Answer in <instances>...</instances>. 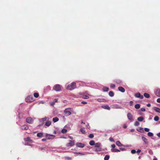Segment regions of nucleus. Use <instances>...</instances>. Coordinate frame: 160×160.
Returning <instances> with one entry per match:
<instances>
[{
  "label": "nucleus",
  "instance_id": "c756f323",
  "mask_svg": "<svg viewBox=\"0 0 160 160\" xmlns=\"http://www.w3.org/2000/svg\"><path fill=\"white\" fill-rule=\"evenodd\" d=\"M43 136V133L41 132L38 133L37 134V136L38 137H42Z\"/></svg>",
  "mask_w": 160,
  "mask_h": 160
},
{
  "label": "nucleus",
  "instance_id": "423d86ee",
  "mask_svg": "<svg viewBox=\"0 0 160 160\" xmlns=\"http://www.w3.org/2000/svg\"><path fill=\"white\" fill-rule=\"evenodd\" d=\"M134 95L135 97L139 98L141 99H142L143 98V96L141 95L140 93L139 92L136 93Z\"/></svg>",
  "mask_w": 160,
  "mask_h": 160
},
{
  "label": "nucleus",
  "instance_id": "2f4dec72",
  "mask_svg": "<svg viewBox=\"0 0 160 160\" xmlns=\"http://www.w3.org/2000/svg\"><path fill=\"white\" fill-rule=\"evenodd\" d=\"M80 131L83 134H85L86 133V132L84 130V128H82L80 129Z\"/></svg>",
  "mask_w": 160,
  "mask_h": 160
},
{
  "label": "nucleus",
  "instance_id": "6e6d98bb",
  "mask_svg": "<svg viewBox=\"0 0 160 160\" xmlns=\"http://www.w3.org/2000/svg\"><path fill=\"white\" fill-rule=\"evenodd\" d=\"M143 128H140V129H139V130H138V129H137V130L138 131V132H140V130H143Z\"/></svg>",
  "mask_w": 160,
  "mask_h": 160
},
{
  "label": "nucleus",
  "instance_id": "58836bf2",
  "mask_svg": "<svg viewBox=\"0 0 160 160\" xmlns=\"http://www.w3.org/2000/svg\"><path fill=\"white\" fill-rule=\"evenodd\" d=\"M88 137L90 138H92L94 137V135L92 134H90L89 135Z\"/></svg>",
  "mask_w": 160,
  "mask_h": 160
},
{
  "label": "nucleus",
  "instance_id": "79ce46f5",
  "mask_svg": "<svg viewBox=\"0 0 160 160\" xmlns=\"http://www.w3.org/2000/svg\"><path fill=\"white\" fill-rule=\"evenodd\" d=\"M109 140L111 142H114V141L113 138L111 137L109 138Z\"/></svg>",
  "mask_w": 160,
  "mask_h": 160
},
{
  "label": "nucleus",
  "instance_id": "13d9d810",
  "mask_svg": "<svg viewBox=\"0 0 160 160\" xmlns=\"http://www.w3.org/2000/svg\"><path fill=\"white\" fill-rule=\"evenodd\" d=\"M127 127V126L126 125H125V124H124L123 126V128H126Z\"/></svg>",
  "mask_w": 160,
  "mask_h": 160
},
{
  "label": "nucleus",
  "instance_id": "9b49d317",
  "mask_svg": "<svg viewBox=\"0 0 160 160\" xmlns=\"http://www.w3.org/2000/svg\"><path fill=\"white\" fill-rule=\"evenodd\" d=\"M21 128L23 130H27L28 129V127L26 125H24L21 126Z\"/></svg>",
  "mask_w": 160,
  "mask_h": 160
},
{
  "label": "nucleus",
  "instance_id": "bb28decb",
  "mask_svg": "<svg viewBox=\"0 0 160 160\" xmlns=\"http://www.w3.org/2000/svg\"><path fill=\"white\" fill-rule=\"evenodd\" d=\"M144 96L145 98H148L150 97V95L149 94L147 93H145L144 94Z\"/></svg>",
  "mask_w": 160,
  "mask_h": 160
},
{
  "label": "nucleus",
  "instance_id": "4c0bfd02",
  "mask_svg": "<svg viewBox=\"0 0 160 160\" xmlns=\"http://www.w3.org/2000/svg\"><path fill=\"white\" fill-rule=\"evenodd\" d=\"M148 135L149 137H152L153 136V134L151 132H149L148 133Z\"/></svg>",
  "mask_w": 160,
  "mask_h": 160
},
{
  "label": "nucleus",
  "instance_id": "6ab92c4d",
  "mask_svg": "<svg viewBox=\"0 0 160 160\" xmlns=\"http://www.w3.org/2000/svg\"><path fill=\"white\" fill-rule=\"evenodd\" d=\"M24 140L25 142H32V140H31L30 138L29 137L24 138Z\"/></svg>",
  "mask_w": 160,
  "mask_h": 160
},
{
  "label": "nucleus",
  "instance_id": "5fc2aeb1",
  "mask_svg": "<svg viewBox=\"0 0 160 160\" xmlns=\"http://www.w3.org/2000/svg\"><path fill=\"white\" fill-rule=\"evenodd\" d=\"M120 149L121 150V151H124L125 150V149L123 148H120Z\"/></svg>",
  "mask_w": 160,
  "mask_h": 160
},
{
  "label": "nucleus",
  "instance_id": "5701e85b",
  "mask_svg": "<svg viewBox=\"0 0 160 160\" xmlns=\"http://www.w3.org/2000/svg\"><path fill=\"white\" fill-rule=\"evenodd\" d=\"M108 94L110 96L112 97L114 95V93L112 91H110L109 92Z\"/></svg>",
  "mask_w": 160,
  "mask_h": 160
},
{
  "label": "nucleus",
  "instance_id": "1a4fd4ad",
  "mask_svg": "<svg viewBox=\"0 0 160 160\" xmlns=\"http://www.w3.org/2000/svg\"><path fill=\"white\" fill-rule=\"evenodd\" d=\"M46 136L47 137V139H53L54 137V136L52 135H48L47 134H46Z\"/></svg>",
  "mask_w": 160,
  "mask_h": 160
},
{
  "label": "nucleus",
  "instance_id": "052dcab7",
  "mask_svg": "<svg viewBox=\"0 0 160 160\" xmlns=\"http://www.w3.org/2000/svg\"><path fill=\"white\" fill-rule=\"evenodd\" d=\"M147 106L148 107H150L151 106V104L150 103H148L147 105Z\"/></svg>",
  "mask_w": 160,
  "mask_h": 160
},
{
  "label": "nucleus",
  "instance_id": "473e14b6",
  "mask_svg": "<svg viewBox=\"0 0 160 160\" xmlns=\"http://www.w3.org/2000/svg\"><path fill=\"white\" fill-rule=\"evenodd\" d=\"M82 98L85 99H87L89 98V97L87 95H83L82 96Z\"/></svg>",
  "mask_w": 160,
  "mask_h": 160
},
{
  "label": "nucleus",
  "instance_id": "e2e57ef3",
  "mask_svg": "<svg viewBox=\"0 0 160 160\" xmlns=\"http://www.w3.org/2000/svg\"><path fill=\"white\" fill-rule=\"evenodd\" d=\"M134 131V130L133 129H131V131L132 132H133Z\"/></svg>",
  "mask_w": 160,
  "mask_h": 160
},
{
  "label": "nucleus",
  "instance_id": "c03bdc74",
  "mask_svg": "<svg viewBox=\"0 0 160 160\" xmlns=\"http://www.w3.org/2000/svg\"><path fill=\"white\" fill-rule=\"evenodd\" d=\"M144 130L146 132H148L149 131V129L148 128H144Z\"/></svg>",
  "mask_w": 160,
  "mask_h": 160
},
{
  "label": "nucleus",
  "instance_id": "4d7b16f0",
  "mask_svg": "<svg viewBox=\"0 0 160 160\" xmlns=\"http://www.w3.org/2000/svg\"><path fill=\"white\" fill-rule=\"evenodd\" d=\"M47 139L46 138H43L42 139V141L43 142H45L46 141Z\"/></svg>",
  "mask_w": 160,
  "mask_h": 160
},
{
  "label": "nucleus",
  "instance_id": "3c124183",
  "mask_svg": "<svg viewBox=\"0 0 160 160\" xmlns=\"http://www.w3.org/2000/svg\"><path fill=\"white\" fill-rule=\"evenodd\" d=\"M81 103L82 104H86L87 103V102H86L82 101L81 102Z\"/></svg>",
  "mask_w": 160,
  "mask_h": 160
},
{
  "label": "nucleus",
  "instance_id": "72a5a7b5",
  "mask_svg": "<svg viewBox=\"0 0 160 160\" xmlns=\"http://www.w3.org/2000/svg\"><path fill=\"white\" fill-rule=\"evenodd\" d=\"M34 96L35 97L37 98L39 97V95L38 93L35 92L34 93Z\"/></svg>",
  "mask_w": 160,
  "mask_h": 160
},
{
  "label": "nucleus",
  "instance_id": "4be33fe9",
  "mask_svg": "<svg viewBox=\"0 0 160 160\" xmlns=\"http://www.w3.org/2000/svg\"><path fill=\"white\" fill-rule=\"evenodd\" d=\"M51 122L50 121H47L45 124V125L48 127L51 124Z\"/></svg>",
  "mask_w": 160,
  "mask_h": 160
},
{
  "label": "nucleus",
  "instance_id": "c85d7f7f",
  "mask_svg": "<svg viewBox=\"0 0 160 160\" xmlns=\"http://www.w3.org/2000/svg\"><path fill=\"white\" fill-rule=\"evenodd\" d=\"M89 143L90 145L91 146L93 145H95V143L94 141L93 140H91L89 142Z\"/></svg>",
  "mask_w": 160,
  "mask_h": 160
},
{
  "label": "nucleus",
  "instance_id": "dca6fc26",
  "mask_svg": "<svg viewBox=\"0 0 160 160\" xmlns=\"http://www.w3.org/2000/svg\"><path fill=\"white\" fill-rule=\"evenodd\" d=\"M101 144L99 142H97L95 144V147L94 148H101Z\"/></svg>",
  "mask_w": 160,
  "mask_h": 160
},
{
  "label": "nucleus",
  "instance_id": "b1692460",
  "mask_svg": "<svg viewBox=\"0 0 160 160\" xmlns=\"http://www.w3.org/2000/svg\"><path fill=\"white\" fill-rule=\"evenodd\" d=\"M101 148H94L93 150L94 151L96 152H99L101 151Z\"/></svg>",
  "mask_w": 160,
  "mask_h": 160
},
{
  "label": "nucleus",
  "instance_id": "20e7f679",
  "mask_svg": "<svg viewBox=\"0 0 160 160\" xmlns=\"http://www.w3.org/2000/svg\"><path fill=\"white\" fill-rule=\"evenodd\" d=\"M69 109V108H67L64 111V112L65 113L66 116H69L71 114V112L70 111L68 110Z\"/></svg>",
  "mask_w": 160,
  "mask_h": 160
},
{
  "label": "nucleus",
  "instance_id": "2eb2a0df",
  "mask_svg": "<svg viewBox=\"0 0 160 160\" xmlns=\"http://www.w3.org/2000/svg\"><path fill=\"white\" fill-rule=\"evenodd\" d=\"M118 90L122 92H124L125 91V89L122 87H118Z\"/></svg>",
  "mask_w": 160,
  "mask_h": 160
},
{
  "label": "nucleus",
  "instance_id": "0e129e2a",
  "mask_svg": "<svg viewBox=\"0 0 160 160\" xmlns=\"http://www.w3.org/2000/svg\"><path fill=\"white\" fill-rule=\"evenodd\" d=\"M69 137L71 139H72V138L71 136H69Z\"/></svg>",
  "mask_w": 160,
  "mask_h": 160
},
{
  "label": "nucleus",
  "instance_id": "09e8293b",
  "mask_svg": "<svg viewBox=\"0 0 160 160\" xmlns=\"http://www.w3.org/2000/svg\"><path fill=\"white\" fill-rule=\"evenodd\" d=\"M46 119H47V118L45 117L44 118L41 119V120H42V121H45L46 120Z\"/></svg>",
  "mask_w": 160,
  "mask_h": 160
},
{
  "label": "nucleus",
  "instance_id": "f704fd0d",
  "mask_svg": "<svg viewBox=\"0 0 160 160\" xmlns=\"http://www.w3.org/2000/svg\"><path fill=\"white\" fill-rule=\"evenodd\" d=\"M67 130L66 129H63L62 130V132L63 133H65L67 132Z\"/></svg>",
  "mask_w": 160,
  "mask_h": 160
},
{
  "label": "nucleus",
  "instance_id": "f3484780",
  "mask_svg": "<svg viewBox=\"0 0 160 160\" xmlns=\"http://www.w3.org/2000/svg\"><path fill=\"white\" fill-rule=\"evenodd\" d=\"M142 141L145 142V144H148V143L147 139L144 137H142Z\"/></svg>",
  "mask_w": 160,
  "mask_h": 160
},
{
  "label": "nucleus",
  "instance_id": "412c9836",
  "mask_svg": "<svg viewBox=\"0 0 160 160\" xmlns=\"http://www.w3.org/2000/svg\"><path fill=\"white\" fill-rule=\"evenodd\" d=\"M97 101L99 102H106L105 99H104L98 98L97 99Z\"/></svg>",
  "mask_w": 160,
  "mask_h": 160
},
{
  "label": "nucleus",
  "instance_id": "7ed1b4c3",
  "mask_svg": "<svg viewBox=\"0 0 160 160\" xmlns=\"http://www.w3.org/2000/svg\"><path fill=\"white\" fill-rule=\"evenodd\" d=\"M26 101L27 102H31L34 101L32 96L30 95L27 97L25 99Z\"/></svg>",
  "mask_w": 160,
  "mask_h": 160
},
{
  "label": "nucleus",
  "instance_id": "ddd939ff",
  "mask_svg": "<svg viewBox=\"0 0 160 160\" xmlns=\"http://www.w3.org/2000/svg\"><path fill=\"white\" fill-rule=\"evenodd\" d=\"M153 109L156 112L160 113V108L156 107H154Z\"/></svg>",
  "mask_w": 160,
  "mask_h": 160
},
{
  "label": "nucleus",
  "instance_id": "69168bd1",
  "mask_svg": "<svg viewBox=\"0 0 160 160\" xmlns=\"http://www.w3.org/2000/svg\"><path fill=\"white\" fill-rule=\"evenodd\" d=\"M153 160H157V158H154L153 159Z\"/></svg>",
  "mask_w": 160,
  "mask_h": 160
},
{
  "label": "nucleus",
  "instance_id": "393cba45",
  "mask_svg": "<svg viewBox=\"0 0 160 160\" xmlns=\"http://www.w3.org/2000/svg\"><path fill=\"white\" fill-rule=\"evenodd\" d=\"M143 119L144 118L142 117H138L137 119L138 120L139 122L142 121Z\"/></svg>",
  "mask_w": 160,
  "mask_h": 160
},
{
  "label": "nucleus",
  "instance_id": "a18cd8bd",
  "mask_svg": "<svg viewBox=\"0 0 160 160\" xmlns=\"http://www.w3.org/2000/svg\"><path fill=\"white\" fill-rule=\"evenodd\" d=\"M55 104V102H52L50 103V105L52 106H53Z\"/></svg>",
  "mask_w": 160,
  "mask_h": 160
},
{
  "label": "nucleus",
  "instance_id": "9d476101",
  "mask_svg": "<svg viewBox=\"0 0 160 160\" xmlns=\"http://www.w3.org/2000/svg\"><path fill=\"white\" fill-rule=\"evenodd\" d=\"M76 146L78 147L82 148L84 147L85 145L83 143L78 142L76 143Z\"/></svg>",
  "mask_w": 160,
  "mask_h": 160
},
{
  "label": "nucleus",
  "instance_id": "bf43d9fd",
  "mask_svg": "<svg viewBox=\"0 0 160 160\" xmlns=\"http://www.w3.org/2000/svg\"><path fill=\"white\" fill-rule=\"evenodd\" d=\"M87 127L88 128H90V126H89V125L88 124L87 125Z\"/></svg>",
  "mask_w": 160,
  "mask_h": 160
},
{
  "label": "nucleus",
  "instance_id": "39448f33",
  "mask_svg": "<svg viewBox=\"0 0 160 160\" xmlns=\"http://www.w3.org/2000/svg\"><path fill=\"white\" fill-rule=\"evenodd\" d=\"M26 122L29 123H32L33 121V119L31 117H28L26 119Z\"/></svg>",
  "mask_w": 160,
  "mask_h": 160
},
{
  "label": "nucleus",
  "instance_id": "49530a36",
  "mask_svg": "<svg viewBox=\"0 0 160 160\" xmlns=\"http://www.w3.org/2000/svg\"><path fill=\"white\" fill-rule=\"evenodd\" d=\"M58 98H55L54 100V101L55 102H58Z\"/></svg>",
  "mask_w": 160,
  "mask_h": 160
},
{
  "label": "nucleus",
  "instance_id": "603ef678",
  "mask_svg": "<svg viewBox=\"0 0 160 160\" xmlns=\"http://www.w3.org/2000/svg\"><path fill=\"white\" fill-rule=\"evenodd\" d=\"M157 101L158 103H160V98H158L157 100Z\"/></svg>",
  "mask_w": 160,
  "mask_h": 160
},
{
  "label": "nucleus",
  "instance_id": "37998d69",
  "mask_svg": "<svg viewBox=\"0 0 160 160\" xmlns=\"http://www.w3.org/2000/svg\"><path fill=\"white\" fill-rule=\"evenodd\" d=\"M131 152L132 153L134 154V153H135V152H136V151L135 150L133 149L131 150Z\"/></svg>",
  "mask_w": 160,
  "mask_h": 160
},
{
  "label": "nucleus",
  "instance_id": "ea45409f",
  "mask_svg": "<svg viewBox=\"0 0 160 160\" xmlns=\"http://www.w3.org/2000/svg\"><path fill=\"white\" fill-rule=\"evenodd\" d=\"M139 124V122L138 121H136L134 123V125L135 126H138Z\"/></svg>",
  "mask_w": 160,
  "mask_h": 160
},
{
  "label": "nucleus",
  "instance_id": "f03ea898",
  "mask_svg": "<svg viewBox=\"0 0 160 160\" xmlns=\"http://www.w3.org/2000/svg\"><path fill=\"white\" fill-rule=\"evenodd\" d=\"M62 89V87L59 84H56L55 85L53 88V89L57 92H59L61 91Z\"/></svg>",
  "mask_w": 160,
  "mask_h": 160
},
{
  "label": "nucleus",
  "instance_id": "4468645a",
  "mask_svg": "<svg viewBox=\"0 0 160 160\" xmlns=\"http://www.w3.org/2000/svg\"><path fill=\"white\" fill-rule=\"evenodd\" d=\"M102 107L104 109L108 110H109L110 109V107L107 105H102Z\"/></svg>",
  "mask_w": 160,
  "mask_h": 160
},
{
  "label": "nucleus",
  "instance_id": "774afa93",
  "mask_svg": "<svg viewBox=\"0 0 160 160\" xmlns=\"http://www.w3.org/2000/svg\"><path fill=\"white\" fill-rule=\"evenodd\" d=\"M79 153L80 154H81V155H84V154H82V153H80V152Z\"/></svg>",
  "mask_w": 160,
  "mask_h": 160
},
{
  "label": "nucleus",
  "instance_id": "a19ab883",
  "mask_svg": "<svg viewBox=\"0 0 160 160\" xmlns=\"http://www.w3.org/2000/svg\"><path fill=\"white\" fill-rule=\"evenodd\" d=\"M115 86L114 84H111L110 85V88H115Z\"/></svg>",
  "mask_w": 160,
  "mask_h": 160
},
{
  "label": "nucleus",
  "instance_id": "a211bd4d",
  "mask_svg": "<svg viewBox=\"0 0 160 160\" xmlns=\"http://www.w3.org/2000/svg\"><path fill=\"white\" fill-rule=\"evenodd\" d=\"M116 143V144L119 147H122L123 146L122 144L119 141H117Z\"/></svg>",
  "mask_w": 160,
  "mask_h": 160
},
{
  "label": "nucleus",
  "instance_id": "f257e3e1",
  "mask_svg": "<svg viewBox=\"0 0 160 160\" xmlns=\"http://www.w3.org/2000/svg\"><path fill=\"white\" fill-rule=\"evenodd\" d=\"M76 87V83L74 82H72L71 84L68 85L66 88L67 89L70 90H72L75 88Z\"/></svg>",
  "mask_w": 160,
  "mask_h": 160
},
{
  "label": "nucleus",
  "instance_id": "8fccbe9b",
  "mask_svg": "<svg viewBox=\"0 0 160 160\" xmlns=\"http://www.w3.org/2000/svg\"><path fill=\"white\" fill-rule=\"evenodd\" d=\"M111 147L113 148H114L115 147V145L114 144H113L111 145Z\"/></svg>",
  "mask_w": 160,
  "mask_h": 160
},
{
  "label": "nucleus",
  "instance_id": "c9c22d12",
  "mask_svg": "<svg viewBox=\"0 0 160 160\" xmlns=\"http://www.w3.org/2000/svg\"><path fill=\"white\" fill-rule=\"evenodd\" d=\"M135 108L136 109H139L140 108V105L137 104L135 105Z\"/></svg>",
  "mask_w": 160,
  "mask_h": 160
},
{
  "label": "nucleus",
  "instance_id": "de8ad7c7",
  "mask_svg": "<svg viewBox=\"0 0 160 160\" xmlns=\"http://www.w3.org/2000/svg\"><path fill=\"white\" fill-rule=\"evenodd\" d=\"M140 110L142 112H144L145 111V109L144 108H141Z\"/></svg>",
  "mask_w": 160,
  "mask_h": 160
},
{
  "label": "nucleus",
  "instance_id": "cd10ccee",
  "mask_svg": "<svg viewBox=\"0 0 160 160\" xmlns=\"http://www.w3.org/2000/svg\"><path fill=\"white\" fill-rule=\"evenodd\" d=\"M103 90L104 92H108L109 90V88L108 87H104L103 88Z\"/></svg>",
  "mask_w": 160,
  "mask_h": 160
},
{
  "label": "nucleus",
  "instance_id": "7c9ffc66",
  "mask_svg": "<svg viewBox=\"0 0 160 160\" xmlns=\"http://www.w3.org/2000/svg\"><path fill=\"white\" fill-rule=\"evenodd\" d=\"M110 156L109 155H106L104 158V160H108Z\"/></svg>",
  "mask_w": 160,
  "mask_h": 160
},
{
  "label": "nucleus",
  "instance_id": "680f3d73",
  "mask_svg": "<svg viewBox=\"0 0 160 160\" xmlns=\"http://www.w3.org/2000/svg\"><path fill=\"white\" fill-rule=\"evenodd\" d=\"M157 136H158V137H160V133H158L157 134Z\"/></svg>",
  "mask_w": 160,
  "mask_h": 160
},
{
  "label": "nucleus",
  "instance_id": "864d4df0",
  "mask_svg": "<svg viewBox=\"0 0 160 160\" xmlns=\"http://www.w3.org/2000/svg\"><path fill=\"white\" fill-rule=\"evenodd\" d=\"M141 151V150L140 149H138L137 151V152L138 153H139Z\"/></svg>",
  "mask_w": 160,
  "mask_h": 160
},
{
  "label": "nucleus",
  "instance_id": "e433bc0d",
  "mask_svg": "<svg viewBox=\"0 0 160 160\" xmlns=\"http://www.w3.org/2000/svg\"><path fill=\"white\" fill-rule=\"evenodd\" d=\"M159 119V118L158 116H156L154 117V120L156 121H158Z\"/></svg>",
  "mask_w": 160,
  "mask_h": 160
},
{
  "label": "nucleus",
  "instance_id": "a878e982",
  "mask_svg": "<svg viewBox=\"0 0 160 160\" xmlns=\"http://www.w3.org/2000/svg\"><path fill=\"white\" fill-rule=\"evenodd\" d=\"M52 120L54 122H55L59 120V119L58 118L56 117L55 118H53L52 119Z\"/></svg>",
  "mask_w": 160,
  "mask_h": 160
},
{
  "label": "nucleus",
  "instance_id": "338daca9",
  "mask_svg": "<svg viewBox=\"0 0 160 160\" xmlns=\"http://www.w3.org/2000/svg\"><path fill=\"white\" fill-rule=\"evenodd\" d=\"M116 82L117 83H120V82H121V81H118V82Z\"/></svg>",
  "mask_w": 160,
  "mask_h": 160
},
{
  "label": "nucleus",
  "instance_id": "0eeeda50",
  "mask_svg": "<svg viewBox=\"0 0 160 160\" xmlns=\"http://www.w3.org/2000/svg\"><path fill=\"white\" fill-rule=\"evenodd\" d=\"M74 145V141L72 140H70L69 142L67 143V146H72Z\"/></svg>",
  "mask_w": 160,
  "mask_h": 160
},
{
  "label": "nucleus",
  "instance_id": "f8f14e48",
  "mask_svg": "<svg viewBox=\"0 0 160 160\" xmlns=\"http://www.w3.org/2000/svg\"><path fill=\"white\" fill-rule=\"evenodd\" d=\"M127 117L128 119L130 120H132V116L131 113H128L127 114Z\"/></svg>",
  "mask_w": 160,
  "mask_h": 160
},
{
  "label": "nucleus",
  "instance_id": "6e6552de",
  "mask_svg": "<svg viewBox=\"0 0 160 160\" xmlns=\"http://www.w3.org/2000/svg\"><path fill=\"white\" fill-rule=\"evenodd\" d=\"M155 93L157 96L160 97V89H157L155 91Z\"/></svg>",
  "mask_w": 160,
  "mask_h": 160
},
{
  "label": "nucleus",
  "instance_id": "aec40b11",
  "mask_svg": "<svg viewBox=\"0 0 160 160\" xmlns=\"http://www.w3.org/2000/svg\"><path fill=\"white\" fill-rule=\"evenodd\" d=\"M111 151L112 152H120V150L116 148H112Z\"/></svg>",
  "mask_w": 160,
  "mask_h": 160
}]
</instances>
